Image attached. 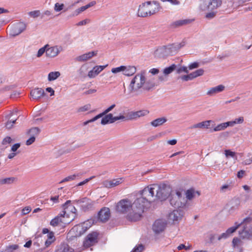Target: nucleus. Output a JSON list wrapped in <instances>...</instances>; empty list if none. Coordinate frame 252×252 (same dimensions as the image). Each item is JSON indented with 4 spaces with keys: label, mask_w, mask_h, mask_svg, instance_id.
<instances>
[{
    "label": "nucleus",
    "mask_w": 252,
    "mask_h": 252,
    "mask_svg": "<svg viewBox=\"0 0 252 252\" xmlns=\"http://www.w3.org/2000/svg\"><path fill=\"white\" fill-rule=\"evenodd\" d=\"M221 4V0H200L199 9L201 11H216Z\"/></svg>",
    "instance_id": "8"
},
{
    "label": "nucleus",
    "mask_w": 252,
    "mask_h": 252,
    "mask_svg": "<svg viewBox=\"0 0 252 252\" xmlns=\"http://www.w3.org/2000/svg\"><path fill=\"white\" fill-rule=\"evenodd\" d=\"M88 8L86 7V5L81 6V7L77 9L75 11V15H78L79 14H80L81 12L85 11V10L87 9Z\"/></svg>",
    "instance_id": "62"
},
{
    "label": "nucleus",
    "mask_w": 252,
    "mask_h": 252,
    "mask_svg": "<svg viewBox=\"0 0 252 252\" xmlns=\"http://www.w3.org/2000/svg\"><path fill=\"white\" fill-rule=\"evenodd\" d=\"M97 237L98 234L95 232L89 234L84 242V246L88 248L96 243Z\"/></svg>",
    "instance_id": "15"
},
{
    "label": "nucleus",
    "mask_w": 252,
    "mask_h": 252,
    "mask_svg": "<svg viewBox=\"0 0 252 252\" xmlns=\"http://www.w3.org/2000/svg\"><path fill=\"white\" fill-rule=\"evenodd\" d=\"M124 71V74L126 76H130L133 75L136 72V68L134 66H126V69Z\"/></svg>",
    "instance_id": "37"
},
{
    "label": "nucleus",
    "mask_w": 252,
    "mask_h": 252,
    "mask_svg": "<svg viewBox=\"0 0 252 252\" xmlns=\"http://www.w3.org/2000/svg\"><path fill=\"white\" fill-rule=\"evenodd\" d=\"M171 189L165 185L155 184V193L156 200L163 201L166 200L171 195Z\"/></svg>",
    "instance_id": "6"
},
{
    "label": "nucleus",
    "mask_w": 252,
    "mask_h": 252,
    "mask_svg": "<svg viewBox=\"0 0 252 252\" xmlns=\"http://www.w3.org/2000/svg\"><path fill=\"white\" fill-rule=\"evenodd\" d=\"M9 29L10 35L14 37L24 32L26 29V25L23 22H18L9 26Z\"/></svg>",
    "instance_id": "11"
},
{
    "label": "nucleus",
    "mask_w": 252,
    "mask_h": 252,
    "mask_svg": "<svg viewBox=\"0 0 252 252\" xmlns=\"http://www.w3.org/2000/svg\"><path fill=\"white\" fill-rule=\"evenodd\" d=\"M192 248V246L191 245L188 244V245H185L184 244H180L179 246H178L177 249L180 251L182 249H185L186 251H189L191 250Z\"/></svg>",
    "instance_id": "55"
},
{
    "label": "nucleus",
    "mask_w": 252,
    "mask_h": 252,
    "mask_svg": "<svg viewBox=\"0 0 252 252\" xmlns=\"http://www.w3.org/2000/svg\"><path fill=\"white\" fill-rule=\"evenodd\" d=\"M176 67V65L175 64H172L171 65L165 67L163 69V73L164 75H167L173 72Z\"/></svg>",
    "instance_id": "44"
},
{
    "label": "nucleus",
    "mask_w": 252,
    "mask_h": 252,
    "mask_svg": "<svg viewBox=\"0 0 252 252\" xmlns=\"http://www.w3.org/2000/svg\"><path fill=\"white\" fill-rule=\"evenodd\" d=\"M76 177V175L75 174L70 175L69 176H67V177L64 178L63 179L62 181H61L59 183L62 184L64 182L73 181L75 179Z\"/></svg>",
    "instance_id": "53"
},
{
    "label": "nucleus",
    "mask_w": 252,
    "mask_h": 252,
    "mask_svg": "<svg viewBox=\"0 0 252 252\" xmlns=\"http://www.w3.org/2000/svg\"><path fill=\"white\" fill-rule=\"evenodd\" d=\"M232 245L233 249L237 252H243V242L240 238L234 237L232 241Z\"/></svg>",
    "instance_id": "22"
},
{
    "label": "nucleus",
    "mask_w": 252,
    "mask_h": 252,
    "mask_svg": "<svg viewBox=\"0 0 252 252\" xmlns=\"http://www.w3.org/2000/svg\"><path fill=\"white\" fill-rule=\"evenodd\" d=\"M73 202L78 205L81 210L84 212L92 209L94 204V202L87 197L73 200Z\"/></svg>",
    "instance_id": "10"
},
{
    "label": "nucleus",
    "mask_w": 252,
    "mask_h": 252,
    "mask_svg": "<svg viewBox=\"0 0 252 252\" xmlns=\"http://www.w3.org/2000/svg\"><path fill=\"white\" fill-rule=\"evenodd\" d=\"M169 201L170 204L175 208H184L187 203V199L179 190H176L175 194H171Z\"/></svg>",
    "instance_id": "7"
},
{
    "label": "nucleus",
    "mask_w": 252,
    "mask_h": 252,
    "mask_svg": "<svg viewBox=\"0 0 252 252\" xmlns=\"http://www.w3.org/2000/svg\"><path fill=\"white\" fill-rule=\"evenodd\" d=\"M210 11L209 12H208L206 13L205 15V18L208 19H212L214 18L216 14H217V11H213V10H208Z\"/></svg>",
    "instance_id": "51"
},
{
    "label": "nucleus",
    "mask_w": 252,
    "mask_h": 252,
    "mask_svg": "<svg viewBox=\"0 0 252 252\" xmlns=\"http://www.w3.org/2000/svg\"><path fill=\"white\" fill-rule=\"evenodd\" d=\"M145 249L144 246L142 244L136 245L131 252H142Z\"/></svg>",
    "instance_id": "50"
},
{
    "label": "nucleus",
    "mask_w": 252,
    "mask_h": 252,
    "mask_svg": "<svg viewBox=\"0 0 252 252\" xmlns=\"http://www.w3.org/2000/svg\"><path fill=\"white\" fill-rule=\"evenodd\" d=\"M152 3L151 1H148L142 3L139 6L137 15L140 17H146L150 16L149 13V5Z\"/></svg>",
    "instance_id": "14"
},
{
    "label": "nucleus",
    "mask_w": 252,
    "mask_h": 252,
    "mask_svg": "<svg viewBox=\"0 0 252 252\" xmlns=\"http://www.w3.org/2000/svg\"><path fill=\"white\" fill-rule=\"evenodd\" d=\"M155 86V79L153 77H146V71H141L136 74L131 79L128 86L130 94H138L142 90L150 91Z\"/></svg>",
    "instance_id": "2"
},
{
    "label": "nucleus",
    "mask_w": 252,
    "mask_h": 252,
    "mask_svg": "<svg viewBox=\"0 0 252 252\" xmlns=\"http://www.w3.org/2000/svg\"><path fill=\"white\" fill-rule=\"evenodd\" d=\"M17 181V179L14 177L7 178H0V186L3 185H10Z\"/></svg>",
    "instance_id": "28"
},
{
    "label": "nucleus",
    "mask_w": 252,
    "mask_h": 252,
    "mask_svg": "<svg viewBox=\"0 0 252 252\" xmlns=\"http://www.w3.org/2000/svg\"><path fill=\"white\" fill-rule=\"evenodd\" d=\"M236 153L234 152H232L230 150H225L224 151V155L226 158H232L235 160H237V158L236 156Z\"/></svg>",
    "instance_id": "45"
},
{
    "label": "nucleus",
    "mask_w": 252,
    "mask_h": 252,
    "mask_svg": "<svg viewBox=\"0 0 252 252\" xmlns=\"http://www.w3.org/2000/svg\"><path fill=\"white\" fill-rule=\"evenodd\" d=\"M167 121V119L165 117H160L152 121V122H151L150 124L153 127H156L162 126Z\"/></svg>",
    "instance_id": "32"
},
{
    "label": "nucleus",
    "mask_w": 252,
    "mask_h": 252,
    "mask_svg": "<svg viewBox=\"0 0 252 252\" xmlns=\"http://www.w3.org/2000/svg\"><path fill=\"white\" fill-rule=\"evenodd\" d=\"M180 78L183 80V81H189V80H192L193 79H194V77H193V74H192V73H190V74H188V75H183V76H181L180 77Z\"/></svg>",
    "instance_id": "52"
},
{
    "label": "nucleus",
    "mask_w": 252,
    "mask_h": 252,
    "mask_svg": "<svg viewBox=\"0 0 252 252\" xmlns=\"http://www.w3.org/2000/svg\"><path fill=\"white\" fill-rule=\"evenodd\" d=\"M152 3L149 5V13L150 15L151 16L152 15L155 14L159 11L161 7L160 6V4L158 1H151Z\"/></svg>",
    "instance_id": "25"
},
{
    "label": "nucleus",
    "mask_w": 252,
    "mask_h": 252,
    "mask_svg": "<svg viewBox=\"0 0 252 252\" xmlns=\"http://www.w3.org/2000/svg\"><path fill=\"white\" fill-rule=\"evenodd\" d=\"M192 20L190 19H182L176 21L170 24L172 28H176L183 25H187L191 23Z\"/></svg>",
    "instance_id": "29"
},
{
    "label": "nucleus",
    "mask_w": 252,
    "mask_h": 252,
    "mask_svg": "<svg viewBox=\"0 0 252 252\" xmlns=\"http://www.w3.org/2000/svg\"><path fill=\"white\" fill-rule=\"evenodd\" d=\"M212 122L211 120H207L193 125L190 128H209L210 124Z\"/></svg>",
    "instance_id": "31"
},
{
    "label": "nucleus",
    "mask_w": 252,
    "mask_h": 252,
    "mask_svg": "<svg viewBox=\"0 0 252 252\" xmlns=\"http://www.w3.org/2000/svg\"><path fill=\"white\" fill-rule=\"evenodd\" d=\"M64 5L63 3H59L57 2L54 5V10L56 12H59L62 10L64 7Z\"/></svg>",
    "instance_id": "57"
},
{
    "label": "nucleus",
    "mask_w": 252,
    "mask_h": 252,
    "mask_svg": "<svg viewBox=\"0 0 252 252\" xmlns=\"http://www.w3.org/2000/svg\"><path fill=\"white\" fill-rule=\"evenodd\" d=\"M138 118L141 117L146 116L149 113V111L147 110H141L136 111Z\"/></svg>",
    "instance_id": "58"
},
{
    "label": "nucleus",
    "mask_w": 252,
    "mask_h": 252,
    "mask_svg": "<svg viewBox=\"0 0 252 252\" xmlns=\"http://www.w3.org/2000/svg\"><path fill=\"white\" fill-rule=\"evenodd\" d=\"M48 238L45 242V244L47 247H49L54 241L55 237L53 232L49 233L48 235Z\"/></svg>",
    "instance_id": "41"
},
{
    "label": "nucleus",
    "mask_w": 252,
    "mask_h": 252,
    "mask_svg": "<svg viewBox=\"0 0 252 252\" xmlns=\"http://www.w3.org/2000/svg\"><path fill=\"white\" fill-rule=\"evenodd\" d=\"M195 193H197L198 196L200 195V193L198 191H195L194 189L192 188L188 189L186 191L187 200H191L194 197Z\"/></svg>",
    "instance_id": "36"
},
{
    "label": "nucleus",
    "mask_w": 252,
    "mask_h": 252,
    "mask_svg": "<svg viewBox=\"0 0 252 252\" xmlns=\"http://www.w3.org/2000/svg\"><path fill=\"white\" fill-rule=\"evenodd\" d=\"M106 65H96L93 68L89 71L88 73V76L90 78H94L101 71H102L106 67Z\"/></svg>",
    "instance_id": "21"
},
{
    "label": "nucleus",
    "mask_w": 252,
    "mask_h": 252,
    "mask_svg": "<svg viewBox=\"0 0 252 252\" xmlns=\"http://www.w3.org/2000/svg\"><path fill=\"white\" fill-rule=\"evenodd\" d=\"M17 119L14 120H11L8 121L6 124H5V126L8 129H11L13 125L15 123Z\"/></svg>",
    "instance_id": "60"
},
{
    "label": "nucleus",
    "mask_w": 252,
    "mask_h": 252,
    "mask_svg": "<svg viewBox=\"0 0 252 252\" xmlns=\"http://www.w3.org/2000/svg\"><path fill=\"white\" fill-rule=\"evenodd\" d=\"M96 54L97 53L94 51L89 52L87 53L78 56L76 58V60L78 62H85L90 59L94 56H95Z\"/></svg>",
    "instance_id": "27"
},
{
    "label": "nucleus",
    "mask_w": 252,
    "mask_h": 252,
    "mask_svg": "<svg viewBox=\"0 0 252 252\" xmlns=\"http://www.w3.org/2000/svg\"><path fill=\"white\" fill-rule=\"evenodd\" d=\"M126 69V66L124 65H121L119 67L113 68L111 69V71L113 73H117L118 72L124 71Z\"/></svg>",
    "instance_id": "56"
},
{
    "label": "nucleus",
    "mask_w": 252,
    "mask_h": 252,
    "mask_svg": "<svg viewBox=\"0 0 252 252\" xmlns=\"http://www.w3.org/2000/svg\"><path fill=\"white\" fill-rule=\"evenodd\" d=\"M91 226L90 224H88L86 221H83L74 226L69 231L68 235L71 237H79L84 234Z\"/></svg>",
    "instance_id": "9"
},
{
    "label": "nucleus",
    "mask_w": 252,
    "mask_h": 252,
    "mask_svg": "<svg viewBox=\"0 0 252 252\" xmlns=\"http://www.w3.org/2000/svg\"><path fill=\"white\" fill-rule=\"evenodd\" d=\"M236 231V227L234 225L229 228L224 233H222L219 237V239H226L229 237L233 232Z\"/></svg>",
    "instance_id": "35"
},
{
    "label": "nucleus",
    "mask_w": 252,
    "mask_h": 252,
    "mask_svg": "<svg viewBox=\"0 0 252 252\" xmlns=\"http://www.w3.org/2000/svg\"><path fill=\"white\" fill-rule=\"evenodd\" d=\"M71 201L67 200L62 205L63 210L51 220H62L63 219H70V220H74L77 219L78 214L75 207L70 204Z\"/></svg>",
    "instance_id": "3"
},
{
    "label": "nucleus",
    "mask_w": 252,
    "mask_h": 252,
    "mask_svg": "<svg viewBox=\"0 0 252 252\" xmlns=\"http://www.w3.org/2000/svg\"><path fill=\"white\" fill-rule=\"evenodd\" d=\"M113 123V114L111 113L107 114L102 117L101 120V124L105 125L108 124Z\"/></svg>",
    "instance_id": "34"
},
{
    "label": "nucleus",
    "mask_w": 252,
    "mask_h": 252,
    "mask_svg": "<svg viewBox=\"0 0 252 252\" xmlns=\"http://www.w3.org/2000/svg\"><path fill=\"white\" fill-rule=\"evenodd\" d=\"M155 56L158 58H164L169 56L166 45L158 47L154 53Z\"/></svg>",
    "instance_id": "20"
},
{
    "label": "nucleus",
    "mask_w": 252,
    "mask_h": 252,
    "mask_svg": "<svg viewBox=\"0 0 252 252\" xmlns=\"http://www.w3.org/2000/svg\"><path fill=\"white\" fill-rule=\"evenodd\" d=\"M13 141V140L9 136L5 137L1 142V144L5 148L8 147L9 145Z\"/></svg>",
    "instance_id": "42"
},
{
    "label": "nucleus",
    "mask_w": 252,
    "mask_h": 252,
    "mask_svg": "<svg viewBox=\"0 0 252 252\" xmlns=\"http://www.w3.org/2000/svg\"><path fill=\"white\" fill-rule=\"evenodd\" d=\"M46 56L47 58H53L57 57L63 50V48L61 46L56 45L47 48Z\"/></svg>",
    "instance_id": "13"
},
{
    "label": "nucleus",
    "mask_w": 252,
    "mask_h": 252,
    "mask_svg": "<svg viewBox=\"0 0 252 252\" xmlns=\"http://www.w3.org/2000/svg\"><path fill=\"white\" fill-rule=\"evenodd\" d=\"M232 189V186L230 184H224L220 189V193H224L230 191Z\"/></svg>",
    "instance_id": "40"
},
{
    "label": "nucleus",
    "mask_w": 252,
    "mask_h": 252,
    "mask_svg": "<svg viewBox=\"0 0 252 252\" xmlns=\"http://www.w3.org/2000/svg\"><path fill=\"white\" fill-rule=\"evenodd\" d=\"M224 88L225 87L223 85H220L210 88L206 93V94L209 96H213L218 93L222 92Z\"/></svg>",
    "instance_id": "24"
},
{
    "label": "nucleus",
    "mask_w": 252,
    "mask_h": 252,
    "mask_svg": "<svg viewBox=\"0 0 252 252\" xmlns=\"http://www.w3.org/2000/svg\"><path fill=\"white\" fill-rule=\"evenodd\" d=\"M185 212L181 210H174L169 213L168 220H181L183 219Z\"/></svg>",
    "instance_id": "17"
},
{
    "label": "nucleus",
    "mask_w": 252,
    "mask_h": 252,
    "mask_svg": "<svg viewBox=\"0 0 252 252\" xmlns=\"http://www.w3.org/2000/svg\"><path fill=\"white\" fill-rule=\"evenodd\" d=\"M31 210H32V209H31V207H30V206L26 207L22 210V212H21L22 215H25L28 214L31 211Z\"/></svg>",
    "instance_id": "63"
},
{
    "label": "nucleus",
    "mask_w": 252,
    "mask_h": 252,
    "mask_svg": "<svg viewBox=\"0 0 252 252\" xmlns=\"http://www.w3.org/2000/svg\"><path fill=\"white\" fill-rule=\"evenodd\" d=\"M226 128V127L225 125V123H221V124L218 125L216 126H215L213 128L212 131H219L224 130Z\"/></svg>",
    "instance_id": "49"
},
{
    "label": "nucleus",
    "mask_w": 252,
    "mask_h": 252,
    "mask_svg": "<svg viewBox=\"0 0 252 252\" xmlns=\"http://www.w3.org/2000/svg\"><path fill=\"white\" fill-rule=\"evenodd\" d=\"M29 16L33 18H37L40 15V12L39 10H34L30 11L28 13Z\"/></svg>",
    "instance_id": "59"
},
{
    "label": "nucleus",
    "mask_w": 252,
    "mask_h": 252,
    "mask_svg": "<svg viewBox=\"0 0 252 252\" xmlns=\"http://www.w3.org/2000/svg\"><path fill=\"white\" fill-rule=\"evenodd\" d=\"M122 179L121 178L113 179L110 181H105L103 183L104 186L108 188L116 187L122 183Z\"/></svg>",
    "instance_id": "30"
},
{
    "label": "nucleus",
    "mask_w": 252,
    "mask_h": 252,
    "mask_svg": "<svg viewBox=\"0 0 252 252\" xmlns=\"http://www.w3.org/2000/svg\"><path fill=\"white\" fill-rule=\"evenodd\" d=\"M45 94L44 90L41 88H35L31 91V95L33 99H39Z\"/></svg>",
    "instance_id": "23"
},
{
    "label": "nucleus",
    "mask_w": 252,
    "mask_h": 252,
    "mask_svg": "<svg viewBox=\"0 0 252 252\" xmlns=\"http://www.w3.org/2000/svg\"><path fill=\"white\" fill-rule=\"evenodd\" d=\"M55 252H72V249L67 244H63Z\"/></svg>",
    "instance_id": "39"
},
{
    "label": "nucleus",
    "mask_w": 252,
    "mask_h": 252,
    "mask_svg": "<svg viewBox=\"0 0 252 252\" xmlns=\"http://www.w3.org/2000/svg\"><path fill=\"white\" fill-rule=\"evenodd\" d=\"M166 226L164 221H154L152 226V229L156 234H159L163 232Z\"/></svg>",
    "instance_id": "19"
},
{
    "label": "nucleus",
    "mask_w": 252,
    "mask_h": 252,
    "mask_svg": "<svg viewBox=\"0 0 252 252\" xmlns=\"http://www.w3.org/2000/svg\"><path fill=\"white\" fill-rule=\"evenodd\" d=\"M91 108V105L90 104H86L83 106L80 107L77 109V112L82 113L90 110Z\"/></svg>",
    "instance_id": "46"
},
{
    "label": "nucleus",
    "mask_w": 252,
    "mask_h": 252,
    "mask_svg": "<svg viewBox=\"0 0 252 252\" xmlns=\"http://www.w3.org/2000/svg\"><path fill=\"white\" fill-rule=\"evenodd\" d=\"M61 75L59 71L50 72L48 75V80L49 81H52L57 79Z\"/></svg>",
    "instance_id": "38"
},
{
    "label": "nucleus",
    "mask_w": 252,
    "mask_h": 252,
    "mask_svg": "<svg viewBox=\"0 0 252 252\" xmlns=\"http://www.w3.org/2000/svg\"><path fill=\"white\" fill-rule=\"evenodd\" d=\"M236 230H238L240 237L242 239L250 240L252 238V225L249 221H242L234 224Z\"/></svg>",
    "instance_id": "5"
},
{
    "label": "nucleus",
    "mask_w": 252,
    "mask_h": 252,
    "mask_svg": "<svg viewBox=\"0 0 252 252\" xmlns=\"http://www.w3.org/2000/svg\"><path fill=\"white\" fill-rule=\"evenodd\" d=\"M138 118L136 111H130L127 114L126 120H137Z\"/></svg>",
    "instance_id": "43"
},
{
    "label": "nucleus",
    "mask_w": 252,
    "mask_h": 252,
    "mask_svg": "<svg viewBox=\"0 0 252 252\" xmlns=\"http://www.w3.org/2000/svg\"><path fill=\"white\" fill-rule=\"evenodd\" d=\"M113 123H114L116 121L120 120L125 121V120H126V116H124V115H120L119 116H115V117L113 116Z\"/></svg>",
    "instance_id": "61"
},
{
    "label": "nucleus",
    "mask_w": 252,
    "mask_h": 252,
    "mask_svg": "<svg viewBox=\"0 0 252 252\" xmlns=\"http://www.w3.org/2000/svg\"><path fill=\"white\" fill-rule=\"evenodd\" d=\"M204 70L202 68L198 69L194 72H192V74L194 78H196L198 76H202L204 73Z\"/></svg>",
    "instance_id": "54"
},
{
    "label": "nucleus",
    "mask_w": 252,
    "mask_h": 252,
    "mask_svg": "<svg viewBox=\"0 0 252 252\" xmlns=\"http://www.w3.org/2000/svg\"><path fill=\"white\" fill-rule=\"evenodd\" d=\"M240 203L241 201L239 198H233L226 205L225 210L230 215L234 214L239 210Z\"/></svg>",
    "instance_id": "12"
},
{
    "label": "nucleus",
    "mask_w": 252,
    "mask_h": 252,
    "mask_svg": "<svg viewBox=\"0 0 252 252\" xmlns=\"http://www.w3.org/2000/svg\"><path fill=\"white\" fill-rule=\"evenodd\" d=\"M177 73H180L182 72H184L186 73L189 72V70H188V68L186 66H181L177 69Z\"/></svg>",
    "instance_id": "64"
},
{
    "label": "nucleus",
    "mask_w": 252,
    "mask_h": 252,
    "mask_svg": "<svg viewBox=\"0 0 252 252\" xmlns=\"http://www.w3.org/2000/svg\"><path fill=\"white\" fill-rule=\"evenodd\" d=\"M225 2L227 3V7L233 10L242 7L240 0H225Z\"/></svg>",
    "instance_id": "26"
},
{
    "label": "nucleus",
    "mask_w": 252,
    "mask_h": 252,
    "mask_svg": "<svg viewBox=\"0 0 252 252\" xmlns=\"http://www.w3.org/2000/svg\"><path fill=\"white\" fill-rule=\"evenodd\" d=\"M88 69V65L86 64H83L79 69L78 70V74L80 78H86L88 76L87 72Z\"/></svg>",
    "instance_id": "33"
},
{
    "label": "nucleus",
    "mask_w": 252,
    "mask_h": 252,
    "mask_svg": "<svg viewBox=\"0 0 252 252\" xmlns=\"http://www.w3.org/2000/svg\"><path fill=\"white\" fill-rule=\"evenodd\" d=\"M49 46V44H46L43 47L40 48L37 53L36 56L38 58L41 57L44 53L46 54V52L47 51V48Z\"/></svg>",
    "instance_id": "47"
},
{
    "label": "nucleus",
    "mask_w": 252,
    "mask_h": 252,
    "mask_svg": "<svg viewBox=\"0 0 252 252\" xmlns=\"http://www.w3.org/2000/svg\"><path fill=\"white\" fill-rule=\"evenodd\" d=\"M134 207V203L132 204L131 201L128 199H123L120 200L116 204L115 210L117 212L125 214L128 211L129 212L127 215V218L129 220H140L143 218H132L129 217L130 214L133 212Z\"/></svg>",
    "instance_id": "4"
},
{
    "label": "nucleus",
    "mask_w": 252,
    "mask_h": 252,
    "mask_svg": "<svg viewBox=\"0 0 252 252\" xmlns=\"http://www.w3.org/2000/svg\"><path fill=\"white\" fill-rule=\"evenodd\" d=\"M110 217V209L106 207L102 208L97 215V220H108Z\"/></svg>",
    "instance_id": "16"
},
{
    "label": "nucleus",
    "mask_w": 252,
    "mask_h": 252,
    "mask_svg": "<svg viewBox=\"0 0 252 252\" xmlns=\"http://www.w3.org/2000/svg\"><path fill=\"white\" fill-rule=\"evenodd\" d=\"M184 45V42L174 43L166 45L169 56L176 54L178 50Z\"/></svg>",
    "instance_id": "18"
},
{
    "label": "nucleus",
    "mask_w": 252,
    "mask_h": 252,
    "mask_svg": "<svg viewBox=\"0 0 252 252\" xmlns=\"http://www.w3.org/2000/svg\"><path fill=\"white\" fill-rule=\"evenodd\" d=\"M140 195L141 196L134 201L133 212L130 214L129 217L143 218L145 211L150 207L151 202L156 200L155 184L140 191Z\"/></svg>",
    "instance_id": "1"
},
{
    "label": "nucleus",
    "mask_w": 252,
    "mask_h": 252,
    "mask_svg": "<svg viewBox=\"0 0 252 252\" xmlns=\"http://www.w3.org/2000/svg\"><path fill=\"white\" fill-rule=\"evenodd\" d=\"M39 129L38 127H33L29 130V133L32 136H34L35 138V137L39 134Z\"/></svg>",
    "instance_id": "48"
}]
</instances>
